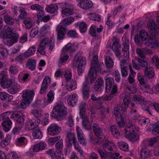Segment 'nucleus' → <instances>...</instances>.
<instances>
[{"label":"nucleus","mask_w":159,"mask_h":159,"mask_svg":"<svg viewBox=\"0 0 159 159\" xmlns=\"http://www.w3.org/2000/svg\"><path fill=\"white\" fill-rule=\"evenodd\" d=\"M154 39H151L149 37V44H147L146 40L148 38L147 33L144 30L140 31L139 35H136L134 37V41L136 44L141 45L142 44L146 45H152V47L156 48L159 47V36H156Z\"/></svg>","instance_id":"nucleus-1"},{"label":"nucleus","mask_w":159,"mask_h":159,"mask_svg":"<svg viewBox=\"0 0 159 159\" xmlns=\"http://www.w3.org/2000/svg\"><path fill=\"white\" fill-rule=\"evenodd\" d=\"M129 40L125 39L122 49L124 52V56L126 60L123 59L120 61V62L121 73L123 77H125L128 75V69L130 67V64L128 60L129 57Z\"/></svg>","instance_id":"nucleus-2"},{"label":"nucleus","mask_w":159,"mask_h":159,"mask_svg":"<svg viewBox=\"0 0 159 159\" xmlns=\"http://www.w3.org/2000/svg\"><path fill=\"white\" fill-rule=\"evenodd\" d=\"M67 109L63 104L58 103L53 108L51 116L58 121H61L67 115Z\"/></svg>","instance_id":"nucleus-3"},{"label":"nucleus","mask_w":159,"mask_h":159,"mask_svg":"<svg viewBox=\"0 0 159 159\" xmlns=\"http://www.w3.org/2000/svg\"><path fill=\"white\" fill-rule=\"evenodd\" d=\"M5 38L3 39V42L8 46H11L13 43L18 41L19 39V35L9 27H8L5 31Z\"/></svg>","instance_id":"nucleus-4"},{"label":"nucleus","mask_w":159,"mask_h":159,"mask_svg":"<svg viewBox=\"0 0 159 159\" xmlns=\"http://www.w3.org/2000/svg\"><path fill=\"white\" fill-rule=\"evenodd\" d=\"M126 127L123 130L126 138L130 141H136L139 139L138 135L135 134L136 129L132 123H127Z\"/></svg>","instance_id":"nucleus-5"},{"label":"nucleus","mask_w":159,"mask_h":159,"mask_svg":"<svg viewBox=\"0 0 159 159\" xmlns=\"http://www.w3.org/2000/svg\"><path fill=\"white\" fill-rule=\"evenodd\" d=\"M34 93V90H25L23 92L22 100L20 105L22 108H25L26 106H28L33 100Z\"/></svg>","instance_id":"nucleus-6"},{"label":"nucleus","mask_w":159,"mask_h":159,"mask_svg":"<svg viewBox=\"0 0 159 159\" xmlns=\"http://www.w3.org/2000/svg\"><path fill=\"white\" fill-rule=\"evenodd\" d=\"M102 65H103V63L93 62L91 64L90 70L87 77L89 78L91 83H93L96 79L97 72L102 71Z\"/></svg>","instance_id":"nucleus-7"},{"label":"nucleus","mask_w":159,"mask_h":159,"mask_svg":"<svg viewBox=\"0 0 159 159\" xmlns=\"http://www.w3.org/2000/svg\"><path fill=\"white\" fill-rule=\"evenodd\" d=\"M54 46V43L52 40L48 38H45L43 39L40 43L38 47L37 51L42 55L45 53V49L49 47V49L52 51Z\"/></svg>","instance_id":"nucleus-8"},{"label":"nucleus","mask_w":159,"mask_h":159,"mask_svg":"<svg viewBox=\"0 0 159 159\" xmlns=\"http://www.w3.org/2000/svg\"><path fill=\"white\" fill-rule=\"evenodd\" d=\"M93 130L95 135L97 137L96 143L100 144L103 143L105 138V136L103 133V130L98 124L94 123L93 125Z\"/></svg>","instance_id":"nucleus-9"},{"label":"nucleus","mask_w":159,"mask_h":159,"mask_svg":"<svg viewBox=\"0 0 159 159\" xmlns=\"http://www.w3.org/2000/svg\"><path fill=\"white\" fill-rule=\"evenodd\" d=\"M105 90L107 93L110 91H112L114 93L116 92H117V85L112 78L109 77L106 79Z\"/></svg>","instance_id":"nucleus-10"},{"label":"nucleus","mask_w":159,"mask_h":159,"mask_svg":"<svg viewBox=\"0 0 159 159\" xmlns=\"http://www.w3.org/2000/svg\"><path fill=\"white\" fill-rule=\"evenodd\" d=\"M133 100L136 103L142 105V108L146 111H148V113L151 114L149 109V104L146 100L140 96L135 95L133 98Z\"/></svg>","instance_id":"nucleus-11"},{"label":"nucleus","mask_w":159,"mask_h":159,"mask_svg":"<svg viewBox=\"0 0 159 159\" xmlns=\"http://www.w3.org/2000/svg\"><path fill=\"white\" fill-rule=\"evenodd\" d=\"M91 83L89 77H87L85 79V81L84 82L82 87V92L83 98L84 99H87L89 97L90 87L89 86V84Z\"/></svg>","instance_id":"nucleus-12"},{"label":"nucleus","mask_w":159,"mask_h":159,"mask_svg":"<svg viewBox=\"0 0 159 159\" xmlns=\"http://www.w3.org/2000/svg\"><path fill=\"white\" fill-rule=\"evenodd\" d=\"M40 121V120L39 119H28L25 123V129L27 131L33 130L38 127Z\"/></svg>","instance_id":"nucleus-13"},{"label":"nucleus","mask_w":159,"mask_h":159,"mask_svg":"<svg viewBox=\"0 0 159 159\" xmlns=\"http://www.w3.org/2000/svg\"><path fill=\"white\" fill-rule=\"evenodd\" d=\"M98 151L99 154L101 159H118L120 154L118 153H113L106 152V153L101 148H98Z\"/></svg>","instance_id":"nucleus-14"},{"label":"nucleus","mask_w":159,"mask_h":159,"mask_svg":"<svg viewBox=\"0 0 159 159\" xmlns=\"http://www.w3.org/2000/svg\"><path fill=\"white\" fill-rule=\"evenodd\" d=\"M147 26L148 29L150 30V36L151 39H154L156 36L158 35L159 29H157V26L154 22H148Z\"/></svg>","instance_id":"nucleus-15"},{"label":"nucleus","mask_w":159,"mask_h":159,"mask_svg":"<svg viewBox=\"0 0 159 159\" xmlns=\"http://www.w3.org/2000/svg\"><path fill=\"white\" fill-rule=\"evenodd\" d=\"M86 60L85 57L80 56L77 54L74 57L72 63L73 66L74 67H76L77 66L83 67L86 65Z\"/></svg>","instance_id":"nucleus-16"},{"label":"nucleus","mask_w":159,"mask_h":159,"mask_svg":"<svg viewBox=\"0 0 159 159\" xmlns=\"http://www.w3.org/2000/svg\"><path fill=\"white\" fill-rule=\"evenodd\" d=\"M61 131L60 127L56 124L51 125L48 128V133L52 136L58 134Z\"/></svg>","instance_id":"nucleus-17"},{"label":"nucleus","mask_w":159,"mask_h":159,"mask_svg":"<svg viewBox=\"0 0 159 159\" xmlns=\"http://www.w3.org/2000/svg\"><path fill=\"white\" fill-rule=\"evenodd\" d=\"M78 2V6L84 9H88L93 6V3L89 0H76Z\"/></svg>","instance_id":"nucleus-18"},{"label":"nucleus","mask_w":159,"mask_h":159,"mask_svg":"<svg viewBox=\"0 0 159 159\" xmlns=\"http://www.w3.org/2000/svg\"><path fill=\"white\" fill-rule=\"evenodd\" d=\"M137 60L138 62L137 64L133 61L134 67L136 70H139L140 69L141 67L144 68L146 69L147 67H149L148 63L144 60H141L139 58Z\"/></svg>","instance_id":"nucleus-19"},{"label":"nucleus","mask_w":159,"mask_h":159,"mask_svg":"<svg viewBox=\"0 0 159 159\" xmlns=\"http://www.w3.org/2000/svg\"><path fill=\"white\" fill-rule=\"evenodd\" d=\"M51 79L49 76H47L44 78L42 83L40 91V93L41 94L44 93L46 91L48 86L50 84Z\"/></svg>","instance_id":"nucleus-20"},{"label":"nucleus","mask_w":159,"mask_h":159,"mask_svg":"<svg viewBox=\"0 0 159 159\" xmlns=\"http://www.w3.org/2000/svg\"><path fill=\"white\" fill-rule=\"evenodd\" d=\"M102 147L106 152L112 153L111 152L113 151V148L114 147V144L112 142L109 140L106 141L103 143Z\"/></svg>","instance_id":"nucleus-21"},{"label":"nucleus","mask_w":159,"mask_h":159,"mask_svg":"<svg viewBox=\"0 0 159 159\" xmlns=\"http://www.w3.org/2000/svg\"><path fill=\"white\" fill-rule=\"evenodd\" d=\"M25 116L18 111H14L12 113V118L19 123L23 124L25 120Z\"/></svg>","instance_id":"nucleus-22"},{"label":"nucleus","mask_w":159,"mask_h":159,"mask_svg":"<svg viewBox=\"0 0 159 159\" xmlns=\"http://www.w3.org/2000/svg\"><path fill=\"white\" fill-rule=\"evenodd\" d=\"M66 135V142L69 147H72V143L76 140V136L74 134L69 131L67 132Z\"/></svg>","instance_id":"nucleus-23"},{"label":"nucleus","mask_w":159,"mask_h":159,"mask_svg":"<svg viewBox=\"0 0 159 159\" xmlns=\"http://www.w3.org/2000/svg\"><path fill=\"white\" fill-rule=\"evenodd\" d=\"M67 30L66 26L61 25L60 26L58 29L57 34V38L58 39L61 40L64 38Z\"/></svg>","instance_id":"nucleus-24"},{"label":"nucleus","mask_w":159,"mask_h":159,"mask_svg":"<svg viewBox=\"0 0 159 159\" xmlns=\"http://www.w3.org/2000/svg\"><path fill=\"white\" fill-rule=\"evenodd\" d=\"M125 96L123 99V103L121 106H120L121 108V111L123 113L125 112L128 107V105L130 102V98L127 95H125Z\"/></svg>","instance_id":"nucleus-25"},{"label":"nucleus","mask_w":159,"mask_h":159,"mask_svg":"<svg viewBox=\"0 0 159 159\" xmlns=\"http://www.w3.org/2000/svg\"><path fill=\"white\" fill-rule=\"evenodd\" d=\"M20 86L19 84L17 83L12 84L10 87L8 89V92L12 94L17 93L20 89Z\"/></svg>","instance_id":"nucleus-26"},{"label":"nucleus","mask_w":159,"mask_h":159,"mask_svg":"<svg viewBox=\"0 0 159 159\" xmlns=\"http://www.w3.org/2000/svg\"><path fill=\"white\" fill-rule=\"evenodd\" d=\"M86 104L84 102H81L79 106V109L80 111L79 114L80 117L82 119L88 117L86 115Z\"/></svg>","instance_id":"nucleus-27"},{"label":"nucleus","mask_w":159,"mask_h":159,"mask_svg":"<svg viewBox=\"0 0 159 159\" xmlns=\"http://www.w3.org/2000/svg\"><path fill=\"white\" fill-rule=\"evenodd\" d=\"M144 71L145 75L149 79L154 78V71L152 67L149 66L145 69Z\"/></svg>","instance_id":"nucleus-28"},{"label":"nucleus","mask_w":159,"mask_h":159,"mask_svg":"<svg viewBox=\"0 0 159 159\" xmlns=\"http://www.w3.org/2000/svg\"><path fill=\"white\" fill-rule=\"evenodd\" d=\"M114 42L112 44V48L113 51L120 50L121 45L119 43V40L115 36L113 37Z\"/></svg>","instance_id":"nucleus-29"},{"label":"nucleus","mask_w":159,"mask_h":159,"mask_svg":"<svg viewBox=\"0 0 159 159\" xmlns=\"http://www.w3.org/2000/svg\"><path fill=\"white\" fill-rule=\"evenodd\" d=\"M12 122L10 120H4L2 123L3 130L5 132H8L11 128Z\"/></svg>","instance_id":"nucleus-30"},{"label":"nucleus","mask_w":159,"mask_h":159,"mask_svg":"<svg viewBox=\"0 0 159 159\" xmlns=\"http://www.w3.org/2000/svg\"><path fill=\"white\" fill-rule=\"evenodd\" d=\"M47 146L46 144L44 142H40L35 144L34 146L33 151L34 152H37L40 150L44 149Z\"/></svg>","instance_id":"nucleus-31"},{"label":"nucleus","mask_w":159,"mask_h":159,"mask_svg":"<svg viewBox=\"0 0 159 159\" xmlns=\"http://www.w3.org/2000/svg\"><path fill=\"white\" fill-rule=\"evenodd\" d=\"M36 65V61L32 59H27L26 66L30 70H34L35 69Z\"/></svg>","instance_id":"nucleus-32"},{"label":"nucleus","mask_w":159,"mask_h":159,"mask_svg":"<svg viewBox=\"0 0 159 159\" xmlns=\"http://www.w3.org/2000/svg\"><path fill=\"white\" fill-rule=\"evenodd\" d=\"M110 130L112 134L116 139H118L120 137V133L117 127L113 125L110 126Z\"/></svg>","instance_id":"nucleus-33"},{"label":"nucleus","mask_w":159,"mask_h":159,"mask_svg":"<svg viewBox=\"0 0 159 159\" xmlns=\"http://www.w3.org/2000/svg\"><path fill=\"white\" fill-rule=\"evenodd\" d=\"M151 156L150 151L146 148H142L141 150L140 156L142 158L149 157Z\"/></svg>","instance_id":"nucleus-34"},{"label":"nucleus","mask_w":159,"mask_h":159,"mask_svg":"<svg viewBox=\"0 0 159 159\" xmlns=\"http://www.w3.org/2000/svg\"><path fill=\"white\" fill-rule=\"evenodd\" d=\"M58 9V6L56 4H52L47 6L45 9V10L51 14L55 13Z\"/></svg>","instance_id":"nucleus-35"},{"label":"nucleus","mask_w":159,"mask_h":159,"mask_svg":"<svg viewBox=\"0 0 159 159\" xmlns=\"http://www.w3.org/2000/svg\"><path fill=\"white\" fill-rule=\"evenodd\" d=\"M36 50V48L35 46H33L31 48H29L24 53V56L26 58H27L34 54Z\"/></svg>","instance_id":"nucleus-36"},{"label":"nucleus","mask_w":159,"mask_h":159,"mask_svg":"<svg viewBox=\"0 0 159 159\" xmlns=\"http://www.w3.org/2000/svg\"><path fill=\"white\" fill-rule=\"evenodd\" d=\"M32 135L34 138L35 139H41L43 136L42 132L39 128L33 131Z\"/></svg>","instance_id":"nucleus-37"},{"label":"nucleus","mask_w":159,"mask_h":159,"mask_svg":"<svg viewBox=\"0 0 159 159\" xmlns=\"http://www.w3.org/2000/svg\"><path fill=\"white\" fill-rule=\"evenodd\" d=\"M1 84L2 88L4 89L9 88L12 84V81L10 79L6 78Z\"/></svg>","instance_id":"nucleus-38"},{"label":"nucleus","mask_w":159,"mask_h":159,"mask_svg":"<svg viewBox=\"0 0 159 159\" xmlns=\"http://www.w3.org/2000/svg\"><path fill=\"white\" fill-rule=\"evenodd\" d=\"M83 126L84 128L87 130H90L91 129V126L90 122L89 121V118L84 117L82 119Z\"/></svg>","instance_id":"nucleus-39"},{"label":"nucleus","mask_w":159,"mask_h":159,"mask_svg":"<svg viewBox=\"0 0 159 159\" xmlns=\"http://www.w3.org/2000/svg\"><path fill=\"white\" fill-rule=\"evenodd\" d=\"M70 98H69L67 100V102L69 104L72 106H74L75 105L76 102L77 97L76 94H73L71 96H70Z\"/></svg>","instance_id":"nucleus-40"},{"label":"nucleus","mask_w":159,"mask_h":159,"mask_svg":"<svg viewBox=\"0 0 159 159\" xmlns=\"http://www.w3.org/2000/svg\"><path fill=\"white\" fill-rule=\"evenodd\" d=\"M23 22L26 29H30L31 28L33 24V21L30 18H25L23 20Z\"/></svg>","instance_id":"nucleus-41"},{"label":"nucleus","mask_w":159,"mask_h":159,"mask_svg":"<svg viewBox=\"0 0 159 159\" xmlns=\"http://www.w3.org/2000/svg\"><path fill=\"white\" fill-rule=\"evenodd\" d=\"M12 118V114L9 112H6L0 115V120H10L9 117Z\"/></svg>","instance_id":"nucleus-42"},{"label":"nucleus","mask_w":159,"mask_h":159,"mask_svg":"<svg viewBox=\"0 0 159 159\" xmlns=\"http://www.w3.org/2000/svg\"><path fill=\"white\" fill-rule=\"evenodd\" d=\"M63 140L61 139L56 144L55 147L56 152L58 153H61L63 147Z\"/></svg>","instance_id":"nucleus-43"},{"label":"nucleus","mask_w":159,"mask_h":159,"mask_svg":"<svg viewBox=\"0 0 159 159\" xmlns=\"http://www.w3.org/2000/svg\"><path fill=\"white\" fill-rule=\"evenodd\" d=\"M105 65L107 68L111 69L112 68L114 65V63L112 59L109 57H107L105 60Z\"/></svg>","instance_id":"nucleus-44"},{"label":"nucleus","mask_w":159,"mask_h":159,"mask_svg":"<svg viewBox=\"0 0 159 159\" xmlns=\"http://www.w3.org/2000/svg\"><path fill=\"white\" fill-rule=\"evenodd\" d=\"M118 146L120 149L123 151H127L129 150L128 145L125 142H120L118 143Z\"/></svg>","instance_id":"nucleus-45"},{"label":"nucleus","mask_w":159,"mask_h":159,"mask_svg":"<svg viewBox=\"0 0 159 159\" xmlns=\"http://www.w3.org/2000/svg\"><path fill=\"white\" fill-rule=\"evenodd\" d=\"M74 47L72 46L71 43H69L67 44L63 48V51L64 52H68L70 53L74 52Z\"/></svg>","instance_id":"nucleus-46"},{"label":"nucleus","mask_w":159,"mask_h":159,"mask_svg":"<svg viewBox=\"0 0 159 159\" xmlns=\"http://www.w3.org/2000/svg\"><path fill=\"white\" fill-rule=\"evenodd\" d=\"M157 140L156 138L154 137L149 140H145L144 142V145L146 146H152L156 143Z\"/></svg>","instance_id":"nucleus-47"},{"label":"nucleus","mask_w":159,"mask_h":159,"mask_svg":"<svg viewBox=\"0 0 159 159\" xmlns=\"http://www.w3.org/2000/svg\"><path fill=\"white\" fill-rule=\"evenodd\" d=\"M20 14L19 16V17L21 19H23L27 15V13L25 9L22 7H19Z\"/></svg>","instance_id":"nucleus-48"},{"label":"nucleus","mask_w":159,"mask_h":159,"mask_svg":"<svg viewBox=\"0 0 159 159\" xmlns=\"http://www.w3.org/2000/svg\"><path fill=\"white\" fill-rule=\"evenodd\" d=\"M74 12V10L71 9L65 8L62 11V14L63 16H68L70 15H72Z\"/></svg>","instance_id":"nucleus-49"},{"label":"nucleus","mask_w":159,"mask_h":159,"mask_svg":"<svg viewBox=\"0 0 159 159\" xmlns=\"http://www.w3.org/2000/svg\"><path fill=\"white\" fill-rule=\"evenodd\" d=\"M100 105L101 106L100 108H97L99 110L98 112L100 115V117L102 119H104L106 117V115H105V108L103 107H102V105L100 104Z\"/></svg>","instance_id":"nucleus-50"},{"label":"nucleus","mask_w":159,"mask_h":159,"mask_svg":"<svg viewBox=\"0 0 159 159\" xmlns=\"http://www.w3.org/2000/svg\"><path fill=\"white\" fill-rule=\"evenodd\" d=\"M132 118L134 120H139L140 116L138 113H136L137 110L135 109H132L130 111Z\"/></svg>","instance_id":"nucleus-51"},{"label":"nucleus","mask_w":159,"mask_h":159,"mask_svg":"<svg viewBox=\"0 0 159 159\" xmlns=\"http://www.w3.org/2000/svg\"><path fill=\"white\" fill-rule=\"evenodd\" d=\"M89 17L90 19L95 21H99L101 18L99 16L95 13H90L89 14Z\"/></svg>","instance_id":"nucleus-52"},{"label":"nucleus","mask_w":159,"mask_h":159,"mask_svg":"<svg viewBox=\"0 0 159 159\" xmlns=\"http://www.w3.org/2000/svg\"><path fill=\"white\" fill-rule=\"evenodd\" d=\"M74 20V18L70 16L62 20V23L64 25L66 26V25L71 24Z\"/></svg>","instance_id":"nucleus-53"},{"label":"nucleus","mask_w":159,"mask_h":159,"mask_svg":"<svg viewBox=\"0 0 159 159\" xmlns=\"http://www.w3.org/2000/svg\"><path fill=\"white\" fill-rule=\"evenodd\" d=\"M117 92L113 93L112 91H111V93L109 96H106L103 98V100L105 101H108L111 100L115 96H116L117 94Z\"/></svg>","instance_id":"nucleus-54"},{"label":"nucleus","mask_w":159,"mask_h":159,"mask_svg":"<svg viewBox=\"0 0 159 159\" xmlns=\"http://www.w3.org/2000/svg\"><path fill=\"white\" fill-rule=\"evenodd\" d=\"M77 86V82L75 80H72L70 84L67 87V89L69 91H71L73 89H75Z\"/></svg>","instance_id":"nucleus-55"},{"label":"nucleus","mask_w":159,"mask_h":159,"mask_svg":"<svg viewBox=\"0 0 159 159\" xmlns=\"http://www.w3.org/2000/svg\"><path fill=\"white\" fill-rule=\"evenodd\" d=\"M26 138L25 137H20L17 139L16 141V145L19 146L24 145L25 143Z\"/></svg>","instance_id":"nucleus-56"},{"label":"nucleus","mask_w":159,"mask_h":159,"mask_svg":"<svg viewBox=\"0 0 159 159\" xmlns=\"http://www.w3.org/2000/svg\"><path fill=\"white\" fill-rule=\"evenodd\" d=\"M72 144L75 147V150L78 151L81 155H82L84 152L81 149L80 147V146L79 143L77 142V140L72 143Z\"/></svg>","instance_id":"nucleus-57"},{"label":"nucleus","mask_w":159,"mask_h":159,"mask_svg":"<svg viewBox=\"0 0 159 159\" xmlns=\"http://www.w3.org/2000/svg\"><path fill=\"white\" fill-rule=\"evenodd\" d=\"M145 77L141 73H139L137 75V80L139 81V83L141 85H143L146 84V82L144 80Z\"/></svg>","instance_id":"nucleus-58"},{"label":"nucleus","mask_w":159,"mask_h":159,"mask_svg":"<svg viewBox=\"0 0 159 159\" xmlns=\"http://www.w3.org/2000/svg\"><path fill=\"white\" fill-rule=\"evenodd\" d=\"M4 20L5 22L7 24L12 25L14 23V20L13 19L9 16H5Z\"/></svg>","instance_id":"nucleus-59"},{"label":"nucleus","mask_w":159,"mask_h":159,"mask_svg":"<svg viewBox=\"0 0 159 159\" xmlns=\"http://www.w3.org/2000/svg\"><path fill=\"white\" fill-rule=\"evenodd\" d=\"M136 51L137 54L140 57L143 59H144L145 58V51L143 49L138 48L136 49Z\"/></svg>","instance_id":"nucleus-60"},{"label":"nucleus","mask_w":159,"mask_h":159,"mask_svg":"<svg viewBox=\"0 0 159 159\" xmlns=\"http://www.w3.org/2000/svg\"><path fill=\"white\" fill-rule=\"evenodd\" d=\"M80 30L81 33H84L87 30V25L84 22H81L79 24Z\"/></svg>","instance_id":"nucleus-61"},{"label":"nucleus","mask_w":159,"mask_h":159,"mask_svg":"<svg viewBox=\"0 0 159 159\" xmlns=\"http://www.w3.org/2000/svg\"><path fill=\"white\" fill-rule=\"evenodd\" d=\"M152 134L154 135H156L159 133V121L157 122L154 125L152 130Z\"/></svg>","instance_id":"nucleus-62"},{"label":"nucleus","mask_w":159,"mask_h":159,"mask_svg":"<svg viewBox=\"0 0 159 159\" xmlns=\"http://www.w3.org/2000/svg\"><path fill=\"white\" fill-rule=\"evenodd\" d=\"M44 14L45 12L43 10L40 9L38 11L36 14L38 20L40 21L43 17L44 16Z\"/></svg>","instance_id":"nucleus-63"},{"label":"nucleus","mask_w":159,"mask_h":159,"mask_svg":"<svg viewBox=\"0 0 159 159\" xmlns=\"http://www.w3.org/2000/svg\"><path fill=\"white\" fill-rule=\"evenodd\" d=\"M46 153L50 156L52 158L54 159H56L57 157V155L55 152L53 150L51 149H49L46 152Z\"/></svg>","instance_id":"nucleus-64"}]
</instances>
